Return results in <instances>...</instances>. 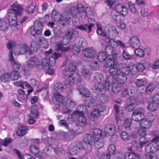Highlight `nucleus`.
Segmentation results:
<instances>
[{
  "label": "nucleus",
  "instance_id": "obj_1",
  "mask_svg": "<svg viewBox=\"0 0 159 159\" xmlns=\"http://www.w3.org/2000/svg\"><path fill=\"white\" fill-rule=\"evenodd\" d=\"M113 56V58H110V56L108 57V59L105 64V67H110L109 70L110 75H106V82H110V81H112V83H114L115 82H116L115 76L118 74L119 70L116 67L118 64V62L115 59L117 57V55L116 53H115Z\"/></svg>",
  "mask_w": 159,
  "mask_h": 159
},
{
  "label": "nucleus",
  "instance_id": "obj_2",
  "mask_svg": "<svg viewBox=\"0 0 159 159\" xmlns=\"http://www.w3.org/2000/svg\"><path fill=\"white\" fill-rule=\"evenodd\" d=\"M12 8L8 10V21L10 25L16 26L17 24V15L21 14L23 9L18 5L14 3L11 6Z\"/></svg>",
  "mask_w": 159,
  "mask_h": 159
},
{
  "label": "nucleus",
  "instance_id": "obj_3",
  "mask_svg": "<svg viewBox=\"0 0 159 159\" xmlns=\"http://www.w3.org/2000/svg\"><path fill=\"white\" fill-rule=\"evenodd\" d=\"M27 64L29 68H33L36 66L38 69L40 70L43 69V67L44 66L45 68H46L48 67L47 60L44 59L41 61L36 56L30 57L28 60Z\"/></svg>",
  "mask_w": 159,
  "mask_h": 159
},
{
  "label": "nucleus",
  "instance_id": "obj_4",
  "mask_svg": "<svg viewBox=\"0 0 159 159\" xmlns=\"http://www.w3.org/2000/svg\"><path fill=\"white\" fill-rule=\"evenodd\" d=\"M81 78L79 74L74 73L68 75V78L65 81L66 86L70 87L81 81Z\"/></svg>",
  "mask_w": 159,
  "mask_h": 159
},
{
  "label": "nucleus",
  "instance_id": "obj_5",
  "mask_svg": "<svg viewBox=\"0 0 159 159\" xmlns=\"http://www.w3.org/2000/svg\"><path fill=\"white\" fill-rule=\"evenodd\" d=\"M112 81L110 82H106L105 87L106 90L109 91L111 89L112 92L115 94H117L122 91V86L120 84H118L116 82L112 83Z\"/></svg>",
  "mask_w": 159,
  "mask_h": 159
},
{
  "label": "nucleus",
  "instance_id": "obj_6",
  "mask_svg": "<svg viewBox=\"0 0 159 159\" xmlns=\"http://www.w3.org/2000/svg\"><path fill=\"white\" fill-rule=\"evenodd\" d=\"M66 14V15L64 14L62 16L56 10H53L51 13V17L53 20L56 22L61 20L67 21L70 19L71 15L69 12H67Z\"/></svg>",
  "mask_w": 159,
  "mask_h": 159
},
{
  "label": "nucleus",
  "instance_id": "obj_7",
  "mask_svg": "<svg viewBox=\"0 0 159 159\" xmlns=\"http://www.w3.org/2000/svg\"><path fill=\"white\" fill-rule=\"evenodd\" d=\"M43 26L41 22H39L37 23H34L33 27L30 28V33L35 38L40 35L42 33Z\"/></svg>",
  "mask_w": 159,
  "mask_h": 159
},
{
  "label": "nucleus",
  "instance_id": "obj_8",
  "mask_svg": "<svg viewBox=\"0 0 159 159\" xmlns=\"http://www.w3.org/2000/svg\"><path fill=\"white\" fill-rule=\"evenodd\" d=\"M159 104V93H157L152 98V101L149 103L148 109L150 111L157 110Z\"/></svg>",
  "mask_w": 159,
  "mask_h": 159
},
{
  "label": "nucleus",
  "instance_id": "obj_9",
  "mask_svg": "<svg viewBox=\"0 0 159 159\" xmlns=\"http://www.w3.org/2000/svg\"><path fill=\"white\" fill-rule=\"evenodd\" d=\"M81 142H79L77 144L72 143L69 146V152L71 155H75L79 152L80 150L82 149Z\"/></svg>",
  "mask_w": 159,
  "mask_h": 159
},
{
  "label": "nucleus",
  "instance_id": "obj_10",
  "mask_svg": "<svg viewBox=\"0 0 159 159\" xmlns=\"http://www.w3.org/2000/svg\"><path fill=\"white\" fill-rule=\"evenodd\" d=\"M105 83L106 80L104 83L103 85L102 83L95 82V84L93 85L92 88L93 91L96 94L101 93H102V92L105 91L106 90V88L105 87Z\"/></svg>",
  "mask_w": 159,
  "mask_h": 159
},
{
  "label": "nucleus",
  "instance_id": "obj_11",
  "mask_svg": "<svg viewBox=\"0 0 159 159\" xmlns=\"http://www.w3.org/2000/svg\"><path fill=\"white\" fill-rule=\"evenodd\" d=\"M129 75V72L128 71L123 72L119 71L118 74L117 75L116 79V82H117L122 84L126 81L127 80V75Z\"/></svg>",
  "mask_w": 159,
  "mask_h": 159
},
{
  "label": "nucleus",
  "instance_id": "obj_12",
  "mask_svg": "<svg viewBox=\"0 0 159 159\" xmlns=\"http://www.w3.org/2000/svg\"><path fill=\"white\" fill-rule=\"evenodd\" d=\"M115 9L116 12L121 14L123 16H125L128 14L127 7L122 4L116 5L115 6Z\"/></svg>",
  "mask_w": 159,
  "mask_h": 159
},
{
  "label": "nucleus",
  "instance_id": "obj_13",
  "mask_svg": "<svg viewBox=\"0 0 159 159\" xmlns=\"http://www.w3.org/2000/svg\"><path fill=\"white\" fill-rule=\"evenodd\" d=\"M83 54L87 58L92 59L96 54L95 49L93 48H88L83 51Z\"/></svg>",
  "mask_w": 159,
  "mask_h": 159
},
{
  "label": "nucleus",
  "instance_id": "obj_14",
  "mask_svg": "<svg viewBox=\"0 0 159 159\" xmlns=\"http://www.w3.org/2000/svg\"><path fill=\"white\" fill-rule=\"evenodd\" d=\"M9 60L12 65V67L14 70L18 71L19 70L20 65L19 63L16 61L13 56L12 52L10 51L9 53Z\"/></svg>",
  "mask_w": 159,
  "mask_h": 159
},
{
  "label": "nucleus",
  "instance_id": "obj_15",
  "mask_svg": "<svg viewBox=\"0 0 159 159\" xmlns=\"http://www.w3.org/2000/svg\"><path fill=\"white\" fill-rule=\"evenodd\" d=\"M53 100L55 104L61 106L63 104L64 99V97L61 95L57 93L54 94Z\"/></svg>",
  "mask_w": 159,
  "mask_h": 159
},
{
  "label": "nucleus",
  "instance_id": "obj_16",
  "mask_svg": "<svg viewBox=\"0 0 159 159\" xmlns=\"http://www.w3.org/2000/svg\"><path fill=\"white\" fill-rule=\"evenodd\" d=\"M149 65V62L148 61L143 60L140 62H137L135 65L138 71H142L144 70L146 66H148Z\"/></svg>",
  "mask_w": 159,
  "mask_h": 159
},
{
  "label": "nucleus",
  "instance_id": "obj_17",
  "mask_svg": "<svg viewBox=\"0 0 159 159\" xmlns=\"http://www.w3.org/2000/svg\"><path fill=\"white\" fill-rule=\"evenodd\" d=\"M116 128L114 124H108L104 128L105 133L110 135H113L115 132Z\"/></svg>",
  "mask_w": 159,
  "mask_h": 159
},
{
  "label": "nucleus",
  "instance_id": "obj_18",
  "mask_svg": "<svg viewBox=\"0 0 159 159\" xmlns=\"http://www.w3.org/2000/svg\"><path fill=\"white\" fill-rule=\"evenodd\" d=\"M94 25L93 23H89L84 25H80L77 27V28L80 30L90 33L91 31L92 28Z\"/></svg>",
  "mask_w": 159,
  "mask_h": 159
},
{
  "label": "nucleus",
  "instance_id": "obj_19",
  "mask_svg": "<svg viewBox=\"0 0 159 159\" xmlns=\"http://www.w3.org/2000/svg\"><path fill=\"white\" fill-rule=\"evenodd\" d=\"M19 53L20 54H24L28 52L29 55L31 54L32 52L30 50L27 44L23 43L19 46Z\"/></svg>",
  "mask_w": 159,
  "mask_h": 159
},
{
  "label": "nucleus",
  "instance_id": "obj_20",
  "mask_svg": "<svg viewBox=\"0 0 159 159\" xmlns=\"http://www.w3.org/2000/svg\"><path fill=\"white\" fill-rule=\"evenodd\" d=\"M149 140L150 139L147 136L141 137L139 139V143L136 142L135 144L137 148H142L143 145L148 142Z\"/></svg>",
  "mask_w": 159,
  "mask_h": 159
},
{
  "label": "nucleus",
  "instance_id": "obj_21",
  "mask_svg": "<svg viewBox=\"0 0 159 159\" xmlns=\"http://www.w3.org/2000/svg\"><path fill=\"white\" fill-rule=\"evenodd\" d=\"M129 43L131 46L135 48L139 47L140 45V41L138 37L133 36L130 40Z\"/></svg>",
  "mask_w": 159,
  "mask_h": 159
},
{
  "label": "nucleus",
  "instance_id": "obj_22",
  "mask_svg": "<svg viewBox=\"0 0 159 159\" xmlns=\"http://www.w3.org/2000/svg\"><path fill=\"white\" fill-rule=\"evenodd\" d=\"M128 71L129 72V74L130 72L133 75H136L138 72V70L136 66L134 63L131 62L129 63L127 66L125 71Z\"/></svg>",
  "mask_w": 159,
  "mask_h": 159
},
{
  "label": "nucleus",
  "instance_id": "obj_23",
  "mask_svg": "<svg viewBox=\"0 0 159 159\" xmlns=\"http://www.w3.org/2000/svg\"><path fill=\"white\" fill-rule=\"evenodd\" d=\"M103 109L101 111L100 109H93L90 115L92 118L94 120L96 119L99 118L101 115L100 112H103L105 110V108L103 106L101 107Z\"/></svg>",
  "mask_w": 159,
  "mask_h": 159
},
{
  "label": "nucleus",
  "instance_id": "obj_24",
  "mask_svg": "<svg viewBox=\"0 0 159 159\" xmlns=\"http://www.w3.org/2000/svg\"><path fill=\"white\" fill-rule=\"evenodd\" d=\"M115 53L113 54L112 56L111 55L108 56L107 54L105 52H100L99 53L98 56V60L100 62H103L105 61L107 58H108V57L109 56H110V58H113V55Z\"/></svg>",
  "mask_w": 159,
  "mask_h": 159
},
{
  "label": "nucleus",
  "instance_id": "obj_25",
  "mask_svg": "<svg viewBox=\"0 0 159 159\" xmlns=\"http://www.w3.org/2000/svg\"><path fill=\"white\" fill-rule=\"evenodd\" d=\"M84 141L86 143H93L97 140L93 135L89 134H85L84 136Z\"/></svg>",
  "mask_w": 159,
  "mask_h": 159
},
{
  "label": "nucleus",
  "instance_id": "obj_26",
  "mask_svg": "<svg viewBox=\"0 0 159 159\" xmlns=\"http://www.w3.org/2000/svg\"><path fill=\"white\" fill-rule=\"evenodd\" d=\"M79 94L82 96L86 97L90 95V93L88 90L85 87L83 86L80 85L78 88Z\"/></svg>",
  "mask_w": 159,
  "mask_h": 159
},
{
  "label": "nucleus",
  "instance_id": "obj_27",
  "mask_svg": "<svg viewBox=\"0 0 159 159\" xmlns=\"http://www.w3.org/2000/svg\"><path fill=\"white\" fill-rule=\"evenodd\" d=\"M61 56V55L59 53L55 52L54 53L51 57L50 58L49 61L51 66H53L55 63V60L57 59Z\"/></svg>",
  "mask_w": 159,
  "mask_h": 159
},
{
  "label": "nucleus",
  "instance_id": "obj_28",
  "mask_svg": "<svg viewBox=\"0 0 159 159\" xmlns=\"http://www.w3.org/2000/svg\"><path fill=\"white\" fill-rule=\"evenodd\" d=\"M95 102V100L92 96L89 95L85 97L84 103L88 107H92Z\"/></svg>",
  "mask_w": 159,
  "mask_h": 159
},
{
  "label": "nucleus",
  "instance_id": "obj_29",
  "mask_svg": "<svg viewBox=\"0 0 159 159\" xmlns=\"http://www.w3.org/2000/svg\"><path fill=\"white\" fill-rule=\"evenodd\" d=\"M140 126L145 129H148L151 127V124L146 119H142L139 121Z\"/></svg>",
  "mask_w": 159,
  "mask_h": 159
},
{
  "label": "nucleus",
  "instance_id": "obj_30",
  "mask_svg": "<svg viewBox=\"0 0 159 159\" xmlns=\"http://www.w3.org/2000/svg\"><path fill=\"white\" fill-rule=\"evenodd\" d=\"M110 31L111 34L110 35V37L115 38L118 35L119 33V31L116 29V27L114 25H110Z\"/></svg>",
  "mask_w": 159,
  "mask_h": 159
},
{
  "label": "nucleus",
  "instance_id": "obj_31",
  "mask_svg": "<svg viewBox=\"0 0 159 159\" xmlns=\"http://www.w3.org/2000/svg\"><path fill=\"white\" fill-rule=\"evenodd\" d=\"M150 51V49L148 48H145L144 50H143L140 48H137L134 51L135 55L139 57H143L144 56L145 52L146 51Z\"/></svg>",
  "mask_w": 159,
  "mask_h": 159
},
{
  "label": "nucleus",
  "instance_id": "obj_32",
  "mask_svg": "<svg viewBox=\"0 0 159 159\" xmlns=\"http://www.w3.org/2000/svg\"><path fill=\"white\" fill-rule=\"evenodd\" d=\"M66 106L68 110L67 112L70 113L71 111V109L73 108L76 105L75 102L72 100H68L66 101Z\"/></svg>",
  "mask_w": 159,
  "mask_h": 159
},
{
  "label": "nucleus",
  "instance_id": "obj_33",
  "mask_svg": "<svg viewBox=\"0 0 159 159\" xmlns=\"http://www.w3.org/2000/svg\"><path fill=\"white\" fill-rule=\"evenodd\" d=\"M27 127L26 126H21L17 129L16 131V134L17 136H20L25 135L27 132Z\"/></svg>",
  "mask_w": 159,
  "mask_h": 159
},
{
  "label": "nucleus",
  "instance_id": "obj_34",
  "mask_svg": "<svg viewBox=\"0 0 159 159\" xmlns=\"http://www.w3.org/2000/svg\"><path fill=\"white\" fill-rule=\"evenodd\" d=\"M36 6L35 2H32L31 4L27 6L26 10L28 13H33L34 12Z\"/></svg>",
  "mask_w": 159,
  "mask_h": 159
},
{
  "label": "nucleus",
  "instance_id": "obj_35",
  "mask_svg": "<svg viewBox=\"0 0 159 159\" xmlns=\"http://www.w3.org/2000/svg\"><path fill=\"white\" fill-rule=\"evenodd\" d=\"M135 84L138 87H144L147 84V81L145 79H137Z\"/></svg>",
  "mask_w": 159,
  "mask_h": 159
},
{
  "label": "nucleus",
  "instance_id": "obj_36",
  "mask_svg": "<svg viewBox=\"0 0 159 159\" xmlns=\"http://www.w3.org/2000/svg\"><path fill=\"white\" fill-rule=\"evenodd\" d=\"M93 135L97 139H99L101 136L104 137L106 136V134L104 133H102V131L98 129H96L94 130L93 131Z\"/></svg>",
  "mask_w": 159,
  "mask_h": 159
},
{
  "label": "nucleus",
  "instance_id": "obj_37",
  "mask_svg": "<svg viewBox=\"0 0 159 159\" xmlns=\"http://www.w3.org/2000/svg\"><path fill=\"white\" fill-rule=\"evenodd\" d=\"M110 25H108L107 26H105L104 29V30H102V32L99 33V34H100L101 36L105 37L108 36L109 38H110V36L111 35L110 33Z\"/></svg>",
  "mask_w": 159,
  "mask_h": 159
},
{
  "label": "nucleus",
  "instance_id": "obj_38",
  "mask_svg": "<svg viewBox=\"0 0 159 159\" xmlns=\"http://www.w3.org/2000/svg\"><path fill=\"white\" fill-rule=\"evenodd\" d=\"M132 98H129V100L131 102V103L128 104L125 108V110L128 111H131L133 110L134 108V104L136 103L135 100H132Z\"/></svg>",
  "mask_w": 159,
  "mask_h": 159
},
{
  "label": "nucleus",
  "instance_id": "obj_39",
  "mask_svg": "<svg viewBox=\"0 0 159 159\" xmlns=\"http://www.w3.org/2000/svg\"><path fill=\"white\" fill-rule=\"evenodd\" d=\"M124 156V159H136V154L131 152H126Z\"/></svg>",
  "mask_w": 159,
  "mask_h": 159
},
{
  "label": "nucleus",
  "instance_id": "obj_40",
  "mask_svg": "<svg viewBox=\"0 0 159 159\" xmlns=\"http://www.w3.org/2000/svg\"><path fill=\"white\" fill-rule=\"evenodd\" d=\"M76 44L80 47H84L86 46L87 44L86 40L82 38L77 39Z\"/></svg>",
  "mask_w": 159,
  "mask_h": 159
},
{
  "label": "nucleus",
  "instance_id": "obj_41",
  "mask_svg": "<svg viewBox=\"0 0 159 159\" xmlns=\"http://www.w3.org/2000/svg\"><path fill=\"white\" fill-rule=\"evenodd\" d=\"M10 74L7 72L2 74L0 76V80L2 82H6L9 79Z\"/></svg>",
  "mask_w": 159,
  "mask_h": 159
},
{
  "label": "nucleus",
  "instance_id": "obj_42",
  "mask_svg": "<svg viewBox=\"0 0 159 159\" xmlns=\"http://www.w3.org/2000/svg\"><path fill=\"white\" fill-rule=\"evenodd\" d=\"M95 82L101 83L102 80H103L104 77L103 75L99 73H96L94 74Z\"/></svg>",
  "mask_w": 159,
  "mask_h": 159
},
{
  "label": "nucleus",
  "instance_id": "obj_43",
  "mask_svg": "<svg viewBox=\"0 0 159 159\" xmlns=\"http://www.w3.org/2000/svg\"><path fill=\"white\" fill-rule=\"evenodd\" d=\"M95 146L97 148H100L104 146V141L101 139H98L94 142Z\"/></svg>",
  "mask_w": 159,
  "mask_h": 159
},
{
  "label": "nucleus",
  "instance_id": "obj_44",
  "mask_svg": "<svg viewBox=\"0 0 159 159\" xmlns=\"http://www.w3.org/2000/svg\"><path fill=\"white\" fill-rule=\"evenodd\" d=\"M131 123V120L130 119L126 118L124 122L123 127L126 130H129L130 129Z\"/></svg>",
  "mask_w": 159,
  "mask_h": 159
},
{
  "label": "nucleus",
  "instance_id": "obj_45",
  "mask_svg": "<svg viewBox=\"0 0 159 159\" xmlns=\"http://www.w3.org/2000/svg\"><path fill=\"white\" fill-rule=\"evenodd\" d=\"M124 16L121 14L116 12L113 15V19L117 23H119L121 21L122 18Z\"/></svg>",
  "mask_w": 159,
  "mask_h": 159
},
{
  "label": "nucleus",
  "instance_id": "obj_46",
  "mask_svg": "<svg viewBox=\"0 0 159 159\" xmlns=\"http://www.w3.org/2000/svg\"><path fill=\"white\" fill-rule=\"evenodd\" d=\"M55 49L57 50H61L62 52H66L70 49L69 47H64L60 43L57 44L55 46Z\"/></svg>",
  "mask_w": 159,
  "mask_h": 159
},
{
  "label": "nucleus",
  "instance_id": "obj_47",
  "mask_svg": "<svg viewBox=\"0 0 159 159\" xmlns=\"http://www.w3.org/2000/svg\"><path fill=\"white\" fill-rule=\"evenodd\" d=\"M122 57L126 60H130L132 58V56L130 55L127 50L124 49H123Z\"/></svg>",
  "mask_w": 159,
  "mask_h": 159
},
{
  "label": "nucleus",
  "instance_id": "obj_48",
  "mask_svg": "<svg viewBox=\"0 0 159 159\" xmlns=\"http://www.w3.org/2000/svg\"><path fill=\"white\" fill-rule=\"evenodd\" d=\"M105 92H103V93L100 95L99 100L102 103H106L108 102L109 99L107 96L104 93Z\"/></svg>",
  "mask_w": 159,
  "mask_h": 159
},
{
  "label": "nucleus",
  "instance_id": "obj_49",
  "mask_svg": "<svg viewBox=\"0 0 159 159\" xmlns=\"http://www.w3.org/2000/svg\"><path fill=\"white\" fill-rule=\"evenodd\" d=\"M81 144L82 145V149H84L86 152H88L92 148V145L91 143H86L84 142L82 143L81 142Z\"/></svg>",
  "mask_w": 159,
  "mask_h": 159
},
{
  "label": "nucleus",
  "instance_id": "obj_50",
  "mask_svg": "<svg viewBox=\"0 0 159 159\" xmlns=\"http://www.w3.org/2000/svg\"><path fill=\"white\" fill-rule=\"evenodd\" d=\"M106 42L108 41V45L110 46L112 48H115L117 47V40L115 42L112 39H110L109 38L107 39L106 40Z\"/></svg>",
  "mask_w": 159,
  "mask_h": 159
},
{
  "label": "nucleus",
  "instance_id": "obj_51",
  "mask_svg": "<svg viewBox=\"0 0 159 159\" xmlns=\"http://www.w3.org/2000/svg\"><path fill=\"white\" fill-rule=\"evenodd\" d=\"M82 75L85 78H89L91 75V73L88 69L83 68L81 70Z\"/></svg>",
  "mask_w": 159,
  "mask_h": 159
},
{
  "label": "nucleus",
  "instance_id": "obj_52",
  "mask_svg": "<svg viewBox=\"0 0 159 159\" xmlns=\"http://www.w3.org/2000/svg\"><path fill=\"white\" fill-rule=\"evenodd\" d=\"M20 75L18 71L14 70L12 71L10 75V77L11 79L14 80H17L20 77Z\"/></svg>",
  "mask_w": 159,
  "mask_h": 159
},
{
  "label": "nucleus",
  "instance_id": "obj_53",
  "mask_svg": "<svg viewBox=\"0 0 159 159\" xmlns=\"http://www.w3.org/2000/svg\"><path fill=\"white\" fill-rule=\"evenodd\" d=\"M12 141L11 138H5L3 140L0 139V144H1L4 146H7Z\"/></svg>",
  "mask_w": 159,
  "mask_h": 159
},
{
  "label": "nucleus",
  "instance_id": "obj_54",
  "mask_svg": "<svg viewBox=\"0 0 159 159\" xmlns=\"http://www.w3.org/2000/svg\"><path fill=\"white\" fill-rule=\"evenodd\" d=\"M63 86L61 83H57L54 85V88L55 90L58 93L61 92L63 89Z\"/></svg>",
  "mask_w": 159,
  "mask_h": 159
},
{
  "label": "nucleus",
  "instance_id": "obj_55",
  "mask_svg": "<svg viewBox=\"0 0 159 159\" xmlns=\"http://www.w3.org/2000/svg\"><path fill=\"white\" fill-rule=\"evenodd\" d=\"M82 118H79L78 124L80 126L83 127L86 125L87 121L86 118L85 117L82 116Z\"/></svg>",
  "mask_w": 159,
  "mask_h": 159
},
{
  "label": "nucleus",
  "instance_id": "obj_56",
  "mask_svg": "<svg viewBox=\"0 0 159 159\" xmlns=\"http://www.w3.org/2000/svg\"><path fill=\"white\" fill-rule=\"evenodd\" d=\"M39 43H40L41 44H44L43 47L45 48H47L48 47L49 45H48V43L45 39L44 37H43L40 38L39 40Z\"/></svg>",
  "mask_w": 159,
  "mask_h": 159
},
{
  "label": "nucleus",
  "instance_id": "obj_57",
  "mask_svg": "<svg viewBox=\"0 0 159 159\" xmlns=\"http://www.w3.org/2000/svg\"><path fill=\"white\" fill-rule=\"evenodd\" d=\"M133 112L141 116H143L145 112V111L144 109L142 108L138 107L136 109L133 111Z\"/></svg>",
  "mask_w": 159,
  "mask_h": 159
},
{
  "label": "nucleus",
  "instance_id": "obj_58",
  "mask_svg": "<svg viewBox=\"0 0 159 159\" xmlns=\"http://www.w3.org/2000/svg\"><path fill=\"white\" fill-rule=\"evenodd\" d=\"M145 158L146 159H159V157L153 153L146 154Z\"/></svg>",
  "mask_w": 159,
  "mask_h": 159
},
{
  "label": "nucleus",
  "instance_id": "obj_59",
  "mask_svg": "<svg viewBox=\"0 0 159 159\" xmlns=\"http://www.w3.org/2000/svg\"><path fill=\"white\" fill-rule=\"evenodd\" d=\"M117 65L119 71H120L123 72H125V69L128 66L124 63H121L119 64H118Z\"/></svg>",
  "mask_w": 159,
  "mask_h": 159
},
{
  "label": "nucleus",
  "instance_id": "obj_60",
  "mask_svg": "<svg viewBox=\"0 0 159 159\" xmlns=\"http://www.w3.org/2000/svg\"><path fill=\"white\" fill-rule=\"evenodd\" d=\"M9 25L3 21H0V30H6L8 26Z\"/></svg>",
  "mask_w": 159,
  "mask_h": 159
},
{
  "label": "nucleus",
  "instance_id": "obj_61",
  "mask_svg": "<svg viewBox=\"0 0 159 159\" xmlns=\"http://www.w3.org/2000/svg\"><path fill=\"white\" fill-rule=\"evenodd\" d=\"M151 144V150L152 153H154V152L159 150V146L157 143H150Z\"/></svg>",
  "mask_w": 159,
  "mask_h": 159
},
{
  "label": "nucleus",
  "instance_id": "obj_62",
  "mask_svg": "<svg viewBox=\"0 0 159 159\" xmlns=\"http://www.w3.org/2000/svg\"><path fill=\"white\" fill-rule=\"evenodd\" d=\"M68 69L70 71H74L76 70V66L71 61H70L68 63Z\"/></svg>",
  "mask_w": 159,
  "mask_h": 159
},
{
  "label": "nucleus",
  "instance_id": "obj_63",
  "mask_svg": "<svg viewBox=\"0 0 159 159\" xmlns=\"http://www.w3.org/2000/svg\"><path fill=\"white\" fill-rule=\"evenodd\" d=\"M141 116L133 112L132 115V119L138 122L141 120Z\"/></svg>",
  "mask_w": 159,
  "mask_h": 159
},
{
  "label": "nucleus",
  "instance_id": "obj_64",
  "mask_svg": "<svg viewBox=\"0 0 159 159\" xmlns=\"http://www.w3.org/2000/svg\"><path fill=\"white\" fill-rule=\"evenodd\" d=\"M72 114L75 116L76 117L78 118V119H79V118L80 117L82 118V116L84 117V113L83 112H81L78 110H77L76 111H75L72 113Z\"/></svg>",
  "mask_w": 159,
  "mask_h": 159
}]
</instances>
